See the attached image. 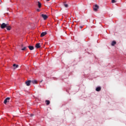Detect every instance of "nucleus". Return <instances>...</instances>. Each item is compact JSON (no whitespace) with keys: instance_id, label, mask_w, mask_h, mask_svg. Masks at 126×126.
<instances>
[{"instance_id":"1","label":"nucleus","mask_w":126,"mask_h":126,"mask_svg":"<svg viewBox=\"0 0 126 126\" xmlns=\"http://www.w3.org/2000/svg\"><path fill=\"white\" fill-rule=\"evenodd\" d=\"M8 24H5L4 23H3L0 26V28H1V29H4V28H6V27H7V25Z\"/></svg>"},{"instance_id":"2","label":"nucleus","mask_w":126,"mask_h":126,"mask_svg":"<svg viewBox=\"0 0 126 126\" xmlns=\"http://www.w3.org/2000/svg\"><path fill=\"white\" fill-rule=\"evenodd\" d=\"M93 8L94 11H97L98 9H99V6L97 4H95Z\"/></svg>"},{"instance_id":"3","label":"nucleus","mask_w":126,"mask_h":126,"mask_svg":"<svg viewBox=\"0 0 126 126\" xmlns=\"http://www.w3.org/2000/svg\"><path fill=\"white\" fill-rule=\"evenodd\" d=\"M41 17H42L44 20H46L48 18V16L43 14H41Z\"/></svg>"},{"instance_id":"4","label":"nucleus","mask_w":126,"mask_h":126,"mask_svg":"<svg viewBox=\"0 0 126 126\" xmlns=\"http://www.w3.org/2000/svg\"><path fill=\"white\" fill-rule=\"evenodd\" d=\"M9 100H10V97L6 98L4 100V104H6V103H7V102H8Z\"/></svg>"},{"instance_id":"5","label":"nucleus","mask_w":126,"mask_h":126,"mask_svg":"<svg viewBox=\"0 0 126 126\" xmlns=\"http://www.w3.org/2000/svg\"><path fill=\"white\" fill-rule=\"evenodd\" d=\"M31 83V80H29L26 81V84L27 86H30V84Z\"/></svg>"},{"instance_id":"6","label":"nucleus","mask_w":126,"mask_h":126,"mask_svg":"<svg viewBox=\"0 0 126 126\" xmlns=\"http://www.w3.org/2000/svg\"><path fill=\"white\" fill-rule=\"evenodd\" d=\"M45 35H47V32H43L41 33L40 37H44V36H45Z\"/></svg>"},{"instance_id":"7","label":"nucleus","mask_w":126,"mask_h":126,"mask_svg":"<svg viewBox=\"0 0 126 126\" xmlns=\"http://www.w3.org/2000/svg\"><path fill=\"white\" fill-rule=\"evenodd\" d=\"M35 48H36V49H39V48H41V45H40V43H37L35 45Z\"/></svg>"},{"instance_id":"8","label":"nucleus","mask_w":126,"mask_h":126,"mask_svg":"<svg viewBox=\"0 0 126 126\" xmlns=\"http://www.w3.org/2000/svg\"><path fill=\"white\" fill-rule=\"evenodd\" d=\"M28 48L31 51H33V50H34V46H29Z\"/></svg>"},{"instance_id":"9","label":"nucleus","mask_w":126,"mask_h":126,"mask_svg":"<svg viewBox=\"0 0 126 126\" xmlns=\"http://www.w3.org/2000/svg\"><path fill=\"white\" fill-rule=\"evenodd\" d=\"M13 66L14 67V69H15L16 68H17L18 67L19 65L16 64H13Z\"/></svg>"},{"instance_id":"10","label":"nucleus","mask_w":126,"mask_h":126,"mask_svg":"<svg viewBox=\"0 0 126 126\" xmlns=\"http://www.w3.org/2000/svg\"><path fill=\"white\" fill-rule=\"evenodd\" d=\"M96 91H97V92H99V91H101V87H98L97 88H96L95 89Z\"/></svg>"},{"instance_id":"11","label":"nucleus","mask_w":126,"mask_h":126,"mask_svg":"<svg viewBox=\"0 0 126 126\" xmlns=\"http://www.w3.org/2000/svg\"><path fill=\"white\" fill-rule=\"evenodd\" d=\"M37 3H38V6L39 8H41V7L42 6V4L39 1H38Z\"/></svg>"},{"instance_id":"12","label":"nucleus","mask_w":126,"mask_h":126,"mask_svg":"<svg viewBox=\"0 0 126 126\" xmlns=\"http://www.w3.org/2000/svg\"><path fill=\"white\" fill-rule=\"evenodd\" d=\"M6 29L8 31L11 30V27H10V26H9L8 25H7V26L6 27Z\"/></svg>"},{"instance_id":"13","label":"nucleus","mask_w":126,"mask_h":126,"mask_svg":"<svg viewBox=\"0 0 126 126\" xmlns=\"http://www.w3.org/2000/svg\"><path fill=\"white\" fill-rule=\"evenodd\" d=\"M31 82L33 83V84H37V80H36L31 81Z\"/></svg>"},{"instance_id":"14","label":"nucleus","mask_w":126,"mask_h":126,"mask_svg":"<svg viewBox=\"0 0 126 126\" xmlns=\"http://www.w3.org/2000/svg\"><path fill=\"white\" fill-rule=\"evenodd\" d=\"M116 44H117V42L115 41H113L111 43V46H115V45H116Z\"/></svg>"},{"instance_id":"15","label":"nucleus","mask_w":126,"mask_h":126,"mask_svg":"<svg viewBox=\"0 0 126 126\" xmlns=\"http://www.w3.org/2000/svg\"><path fill=\"white\" fill-rule=\"evenodd\" d=\"M45 102L46 103V105H50V101L49 100H46Z\"/></svg>"},{"instance_id":"16","label":"nucleus","mask_w":126,"mask_h":126,"mask_svg":"<svg viewBox=\"0 0 126 126\" xmlns=\"http://www.w3.org/2000/svg\"><path fill=\"white\" fill-rule=\"evenodd\" d=\"M64 6H65V7H68V4L64 3Z\"/></svg>"},{"instance_id":"17","label":"nucleus","mask_w":126,"mask_h":126,"mask_svg":"<svg viewBox=\"0 0 126 126\" xmlns=\"http://www.w3.org/2000/svg\"><path fill=\"white\" fill-rule=\"evenodd\" d=\"M111 0L113 3H115V2H117V1H115V0Z\"/></svg>"},{"instance_id":"18","label":"nucleus","mask_w":126,"mask_h":126,"mask_svg":"<svg viewBox=\"0 0 126 126\" xmlns=\"http://www.w3.org/2000/svg\"><path fill=\"white\" fill-rule=\"evenodd\" d=\"M26 50V47H24L22 49V51H25Z\"/></svg>"},{"instance_id":"19","label":"nucleus","mask_w":126,"mask_h":126,"mask_svg":"<svg viewBox=\"0 0 126 126\" xmlns=\"http://www.w3.org/2000/svg\"><path fill=\"white\" fill-rule=\"evenodd\" d=\"M79 28H80V29H82L83 28V26H80Z\"/></svg>"},{"instance_id":"20","label":"nucleus","mask_w":126,"mask_h":126,"mask_svg":"<svg viewBox=\"0 0 126 126\" xmlns=\"http://www.w3.org/2000/svg\"><path fill=\"white\" fill-rule=\"evenodd\" d=\"M36 10H37V11H38V12H40V9H37Z\"/></svg>"},{"instance_id":"21","label":"nucleus","mask_w":126,"mask_h":126,"mask_svg":"<svg viewBox=\"0 0 126 126\" xmlns=\"http://www.w3.org/2000/svg\"><path fill=\"white\" fill-rule=\"evenodd\" d=\"M33 116H34V115H33V114H31V115H30V116H31V117H33Z\"/></svg>"},{"instance_id":"22","label":"nucleus","mask_w":126,"mask_h":126,"mask_svg":"<svg viewBox=\"0 0 126 126\" xmlns=\"http://www.w3.org/2000/svg\"><path fill=\"white\" fill-rule=\"evenodd\" d=\"M47 0V1H49L50 0Z\"/></svg>"}]
</instances>
